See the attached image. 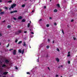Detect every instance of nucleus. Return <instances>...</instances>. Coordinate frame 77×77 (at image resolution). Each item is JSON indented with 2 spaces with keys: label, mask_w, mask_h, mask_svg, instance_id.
I'll return each mask as SVG.
<instances>
[{
  "label": "nucleus",
  "mask_w": 77,
  "mask_h": 77,
  "mask_svg": "<svg viewBox=\"0 0 77 77\" xmlns=\"http://www.w3.org/2000/svg\"><path fill=\"white\" fill-rule=\"evenodd\" d=\"M3 77H6V76H3Z\"/></svg>",
  "instance_id": "obj_64"
},
{
  "label": "nucleus",
  "mask_w": 77,
  "mask_h": 77,
  "mask_svg": "<svg viewBox=\"0 0 77 77\" xmlns=\"http://www.w3.org/2000/svg\"><path fill=\"white\" fill-rule=\"evenodd\" d=\"M2 9H0V12H2Z\"/></svg>",
  "instance_id": "obj_43"
},
{
  "label": "nucleus",
  "mask_w": 77,
  "mask_h": 77,
  "mask_svg": "<svg viewBox=\"0 0 77 77\" xmlns=\"http://www.w3.org/2000/svg\"><path fill=\"white\" fill-rule=\"evenodd\" d=\"M52 42H53V44H54V41H53Z\"/></svg>",
  "instance_id": "obj_47"
},
{
  "label": "nucleus",
  "mask_w": 77,
  "mask_h": 77,
  "mask_svg": "<svg viewBox=\"0 0 77 77\" xmlns=\"http://www.w3.org/2000/svg\"><path fill=\"white\" fill-rule=\"evenodd\" d=\"M23 47H27V45H26V42H23Z\"/></svg>",
  "instance_id": "obj_5"
},
{
  "label": "nucleus",
  "mask_w": 77,
  "mask_h": 77,
  "mask_svg": "<svg viewBox=\"0 0 77 77\" xmlns=\"http://www.w3.org/2000/svg\"><path fill=\"white\" fill-rule=\"evenodd\" d=\"M57 51H60V50H59V49L58 48H57Z\"/></svg>",
  "instance_id": "obj_24"
},
{
  "label": "nucleus",
  "mask_w": 77,
  "mask_h": 77,
  "mask_svg": "<svg viewBox=\"0 0 77 77\" xmlns=\"http://www.w3.org/2000/svg\"><path fill=\"white\" fill-rule=\"evenodd\" d=\"M22 7H23V8H24V7H25V5H23L22 6Z\"/></svg>",
  "instance_id": "obj_23"
},
{
  "label": "nucleus",
  "mask_w": 77,
  "mask_h": 77,
  "mask_svg": "<svg viewBox=\"0 0 77 77\" xmlns=\"http://www.w3.org/2000/svg\"><path fill=\"white\" fill-rule=\"evenodd\" d=\"M24 33H27V31H24Z\"/></svg>",
  "instance_id": "obj_35"
},
{
  "label": "nucleus",
  "mask_w": 77,
  "mask_h": 77,
  "mask_svg": "<svg viewBox=\"0 0 77 77\" xmlns=\"http://www.w3.org/2000/svg\"><path fill=\"white\" fill-rule=\"evenodd\" d=\"M62 33H63V35H64V32L63 30V29H62Z\"/></svg>",
  "instance_id": "obj_27"
},
{
  "label": "nucleus",
  "mask_w": 77,
  "mask_h": 77,
  "mask_svg": "<svg viewBox=\"0 0 77 77\" xmlns=\"http://www.w3.org/2000/svg\"><path fill=\"white\" fill-rule=\"evenodd\" d=\"M31 34H34V33L33 32H31Z\"/></svg>",
  "instance_id": "obj_42"
},
{
  "label": "nucleus",
  "mask_w": 77,
  "mask_h": 77,
  "mask_svg": "<svg viewBox=\"0 0 77 77\" xmlns=\"http://www.w3.org/2000/svg\"><path fill=\"white\" fill-rule=\"evenodd\" d=\"M50 48V46H47V47H46V48Z\"/></svg>",
  "instance_id": "obj_26"
},
{
  "label": "nucleus",
  "mask_w": 77,
  "mask_h": 77,
  "mask_svg": "<svg viewBox=\"0 0 77 77\" xmlns=\"http://www.w3.org/2000/svg\"><path fill=\"white\" fill-rule=\"evenodd\" d=\"M9 9L10 11H11V7H10L9 8Z\"/></svg>",
  "instance_id": "obj_36"
},
{
  "label": "nucleus",
  "mask_w": 77,
  "mask_h": 77,
  "mask_svg": "<svg viewBox=\"0 0 77 77\" xmlns=\"http://www.w3.org/2000/svg\"><path fill=\"white\" fill-rule=\"evenodd\" d=\"M27 74H30V73L29 72H27Z\"/></svg>",
  "instance_id": "obj_39"
},
{
  "label": "nucleus",
  "mask_w": 77,
  "mask_h": 77,
  "mask_svg": "<svg viewBox=\"0 0 77 77\" xmlns=\"http://www.w3.org/2000/svg\"><path fill=\"white\" fill-rule=\"evenodd\" d=\"M68 63H69V64H70V61H68Z\"/></svg>",
  "instance_id": "obj_34"
},
{
  "label": "nucleus",
  "mask_w": 77,
  "mask_h": 77,
  "mask_svg": "<svg viewBox=\"0 0 77 77\" xmlns=\"http://www.w3.org/2000/svg\"><path fill=\"white\" fill-rule=\"evenodd\" d=\"M42 21V19H40L39 20V21Z\"/></svg>",
  "instance_id": "obj_46"
},
{
  "label": "nucleus",
  "mask_w": 77,
  "mask_h": 77,
  "mask_svg": "<svg viewBox=\"0 0 77 77\" xmlns=\"http://www.w3.org/2000/svg\"><path fill=\"white\" fill-rule=\"evenodd\" d=\"M31 38H32V37H33V36L32 35V36H31Z\"/></svg>",
  "instance_id": "obj_54"
},
{
  "label": "nucleus",
  "mask_w": 77,
  "mask_h": 77,
  "mask_svg": "<svg viewBox=\"0 0 77 77\" xmlns=\"http://www.w3.org/2000/svg\"><path fill=\"white\" fill-rule=\"evenodd\" d=\"M73 21H74V20H71V22H73Z\"/></svg>",
  "instance_id": "obj_49"
},
{
  "label": "nucleus",
  "mask_w": 77,
  "mask_h": 77,
  "mask_svg": "<svg viewBox=\"0 0 77 77\" xmlns=\"http://www.w3.org/2000/svg\"><path fill=\"white\" fill-rule=\"evenodd\" d=\"M17 41H18V39H16L15 41V42H17Z\"/></svg>",
  "instance_id": "obj_28"
},
{
  "label": "nucleus",
  "mask_w": 77,
  "mask_h": 77,
  "mask_svg": "<svg viewBox=\"0 0 77 77\" xmlns=\"http://www.w3.org/2000/svg\"><path fill=\"white\" fill-rule=\"evenodd\" d=\"M2 62L0 61V65H2Z\"/></svg>",
  "instance_id": "obj_30"
},
{
  "label": "nucleus",
  "mask_w": 77,
  "mask_h": 77,
  "mask_svg": "<svg viewBox=\"0 0 77 77\" xmlns=\"http://www.w3.org/2000/svg\"><path fill=\"white\" fill-rule=\"evenodd\" d=\"M58 68H60V66H59L58 67Z\"/></svg>",
  "instance_id": "obj_53"
},
{
  "label": "nucleus",
  "mask_w": 77,
  "mask_h": 77,
  "mask_svg": "<svg viewBox=\"0 0 77 77\" xmlns=\"http://www.w3.org/2000/svg\"><path fill=\"white\" fill-rule=\"evenodd\" d=\"M58 76H59L57 75H56L55 77H58Z\"/></svg>",
  "instance_id": "obj_37"
},
{
  "label": "nucleus",
  "mask_w": 77,
  "mask_h": 77,
  "mask_svg": "<svg viewBox=\"0 0 77 77\" xmlns=\"http://www.w3.org/2000/svg\"><path fill=\"white\" fill-rule=\"evenodd\" d=\"M70 56H71V55H70V54H68L67 55V57H69Z\"/></svg>",
  "instance_id": "obj_31"
},
{
  "label": "nucleus",
  "mask_w": 77,
  "mask_h": 77,
  "mask_svg": "<svg viewBox=\"0 0 77 77\" xmlns=\"http://www.w3.org/2000/svg\"><path fill=\"white\" fill-rule=\"evenodd\" d=\"M56 60L58 62H59V58H56Z\"/></svg>",
  "instance_id": "obj_9"
},
{
  "label": "nucleus",
  "mask_w": 77,
  "mask_h": 77,
  "mask_svg": "<svg viewBox=\"0 0 77 77\" xmlns=\"http://www.w3.org/2000/svg\"><path fill=\"white\" fill-rule=\"evenodd\" d=\"M30 2H32V0H30Z\"/></svg>",
  "instance_id": "obj_61"
},
{
  "label": "nucleus",
  "mask_w": 77,
  "mask_h": 77,
  "mask_svg": "<svg viewBox=\"0 0 77 77\" xmlns=\"http://www.w3.org/2000/svg\"><path fill=\"white\" fill-rule=\"evenodd\" d=\"M14 13L17 12H18V11L17 10H15L14 11H13Z\"/></svg>",
  "instance_id": "obj_21"
},
{
  "label": "nucleus",
  "mask_w": 77,
  "mask_h": 77,
  "mask_svg": "<svg viewBox=\"0 0 77 77\" xmlns=\"http://www.w3.org/2000/svg\"><path fill=\"white\" fill-rule=\"evenodd\" d=\"M0 36H2V34H0Z\"/></svg>",
  "instance_id": "obj_59"
},
{
  "label": "nucleus",
  "mask_w": 77,
  "mask_h": 77,
  "mask_svg": "<svg viewBox=\"0 0 77 77\" xmlns=\"http://www.w3.org/2000/svg\"><path fill=\"white\" fill-rule=\"evenodd\" d=\"M8 3H12V0H10L7 2Z\"/></svg>",
  "instance_id": "obj_15"
},
{
  "label": "nucleus",
  "mask_w": 77,
  "mask_h": 77,
  "mask_svg": "<svg viewBox=\"0 0 77 77\" xmlns=\"http://www.w3.org/2000/svg\"><path fill=\"white\" fill-rule=\"evenodd\" d=\"M38 62H39V59H38Z\"/></svg>",
  "instance_id": "obj_58"
},
{
  "label": "nucleus",
  "mask_w": 77,
  "mask_h": 77,
  "mask_svg": "<svg viewBox=\"0 0 77 77\" xmlns=\"http://www.w3.org/2000/svg\"><path fill=\"white\" fill-rule=\"evenodd\" d=\"M21 43H22V41H20V42H19L18 43V44H21Z\"/></svg>",
  "instance_id": "obj_17"
},
{
  "label": "nucleus",
  "mask_w": 77,
  "mask_h": 77,
  "mask_svg": "<svg viewBox=\"0 0 77 77\" xmlns=\"http://www.w3.org/2000/svg\"><path fill=\"white\" fill-rule=\"evenodd\" d=\"M23 31L22 30H19L17 32H16V35H19L20 33H21Z\"/></svg>",
  "instance_id": "obj_1"
},
{
  "label": "nucleus",
  "mask_w": 77,
  "mask_h": 77,
  "mask_svg": "<svg viewBox=\"0 0 77 77\" xmlns=\"http://www.w3.org/2000/svg\"><path fill=\"white\" fill-rule=\"evenodd\" d=\"M54 25L55 26H57V24L56 23H54Z\"/></svg>",
  "instance_id": "obj_32"
},
{
  "label": "nucleus",
  "mask_w": 77,
  "mask_h": 77,
  "mask_svg": "<svg viewBox=\"0 0 77 77\" xmlns=\"http://www.w3.org/2000/svg\"><path fill=\"white\" fill-rule=\"evenodd\" d=\"M70 54V52H69L68 53V54Z\"/></svg>",
  "instance_id": "obj_51"
},
{
  "label": "nucleus",
  "mask_w": 77,
  "mask_h": 77,
  "mask_svg": "<svg viewBox=\"0 0 77 77\" xmlns=\"http://www.w3.org/2000/svg\"><path fill=\"white\" fill-rule=\"evenodd\" d=\"M46 26H47V27H49V24H47L46 25Z\"/></svg>",
  "instance_id": "obj_25"
},
{
  "label": "nucleus",
  "mask_w": 77,
  "mask_h": 77,
  "mask_svg": "<svg viewBox=\"0 0 77 77\" xmlns=\"http://www.w3.org/2000/svg\"><path fill=\"white\" fill-rule=\"evenodd\" d=\"M12 50H13V49H9V51H11Z\"/></svg>",
  "instance_id": "obj_38"
},
{
  "label": "nucleus",
  "mask_w": 77,
  "mask_h": 77,
  "mask_svg": "<svg viewBox=\"0 0 77 77\" xmlns=\"http://www.w3.org/2000/svg\"><path fill=\"white\" fill-rule=\"evenodd\" d=\"M22 51H21V50L19 49L18 50V52L19 53H21Z\"/></svg>",
  "instance_id": "obj_8"
},
{
  "label": "nucleus",
  "mask_w": 77,
  "mask_h": 77,
  "mask_svg": "<svg viewBox=\"0 0 77 77\" xmlns=\"http://www.w3.org/2000/svg\"><path fill=\"white\" fill-rule=\"evenodd\" d=\"M1 20V17H0V20Z\"/></svg>",
  "instance_id": "obj_62"
},
{
  "label": "nucleus",
  "mask_w": 77,
  "mask_h": 77,
  "mask_svg": "<svg viewBox=\"0 0 77 77\" xmlns=\"http://www.w3.org/2000/svg\"><path fill=\"white\" fill-rule=\"evenodd\" d=\"M17 6V4H13L11 5V8L12 9H13V8H14L15 7V6Z\"/></svg>",
  "instance_id": "obj_2"
},
{
  "label": "nucleus",
  "mask_w": 77,
  "mask_h": 77,
  "mask_svg": "<svg viewBox=\"0 0 77 77\" xmlns=\"http://www.w3.org/2000/svg\"><path fill=\"white\" fill-rule=\"evenodd\" d=\"M57 6L58 8H60V5H59V4H58L57 5Z\"/></svg>",
  "instance_id": "obj_13"
},
{
  "label": "nucleus",
  "mask_w": 77,
  "mask_h": 77,
  "mask_svg": "<svg viewBox=\"0 0 77 77\" xmlns=\"http://www.w3.org/2000/svg\"><path fill=\"white\" fill-rule=\"evenodd\" d=\"M49 19H52V17H50L49 18Z\"/></svg>",
  "instance_id": "obj_55"
},
{
  "label": "nucleus",
  "mask_w": 77,
  "mask_h": 77,
  "mask_svg": "<svg viewBox=\"0 0 77 77\" xmlns=\"http://www.w3.org/2000/svg\"><path fill=\"white\" fill-rule=\"evenodd\" d=\"M4 8L5 9H6V10H8V8L7 7H5Z\"/></svg>",
  "instance_id": "obj_18"
},
{
  "label": "nucleus",
  "mask_w": 77,
  "mask_h": 77,
  "mask_svg": "<svg viewBox=\"0 0 77 77\" xmlns=\"http://www.w3.org/2000/svg\"><path fill=\"white\" fill-rule=\"evenodd\" d=\"M54 12H57V9H55L54 10Z\"/></svg>",
  "instance_id": "obj_16"
},
{
  "label": "nucleus",
  "mask_w": 77,
  "mask_h": 77,
  "mask_svg": "<svg viewBox=\"0 0 77 77\" xmlns=\"http://www.w3.org/2000/svg\"><path fill=\"white\" fill-rule=\"evenodd\" d=\"M11 14H13V13H14L13 11H11L10 12Z\"/></svg>",
  "instance_id": "obj_29"
},
{
  "label": "nucleus",
  "mask_w": 77,
  "mask_h": 77,
  "mask_svg": "<svg viewBox=\"0 0 77 77\" xmlns=\"http://www.w3.org/2000/svg\"><path fill=\"white\" fill-rule=\"evenodd\" d=\"M0 2H2V0H0Z\"/></svg>",
  "instance_id": "obj_52"
},
{
  "label": "nucleus",
  "mask_w": 77,
  "mask_h": 77,
  "mask_svg": "<svg viewBox=\"0 0 77 77\" xmlns=\"http://www.w3.org/2000/svg\"><path fill=\"white\" fill-rule=\"evenodd\" d=\"M15 69H18V68H17V67H16Z\"/></svg>",
  "instance_id": "obj_48"
},
{
  "label": "nucleus",
  "mask_w": 77,
  "mask_h": 77,
  "mask_svg": "<svg viewBox=\"0 0 77 77\" xmlns=\"http://www.w3.org/2000/svg\"><path fill=\"white\" fill-rule=\"evenodd\" d=\"M48 69H49V71H50V68L49 67H48Z\"/></svg>",
  "instance_id": "obj_45"
},
{
  "label": "nucleus",
  "mask_w": 77,
  "mask_h": 77,
  "mask_svg": "<svg viewBox=\"0 0 77 77\" xmlns=\"http://www.w3.org/2000/svg\"><path fill=\"white\" fill-rule=\"evenodd\" d=\"M21 22H26V20H25V19H23V20H22Z\"/></svg>",
  "instance_id": "obj_10"
},
{
  "label": "nucleus",
  "mask_w": 77,
  "mask_h": 77,
  "mask_svg": "<svg viewBox=\"0 0 77 77\" xmlns=\"http://www.w3.org/2000/svg\"><path fill=\"white\" fill-rule=\"evenodd\" d=\"M30 24L31 23V21H30Z\"/></svg>",
  "instance_id": "obj_60"
},
{
  "label": "nucleus",
  "mask_w": 77,
  "mask_h": 77,
  "mask_svg": "<svg viewBox=\"0 0 77 77\" xmlns=\"http://www.w3.org/2000/svg\"><path fill=\"white\" fill-rule=\"evenodd\" d=\"M22 18L23 17H22V16H19L18 17V20H21V19H22Z\"/></svg>",
  "instance_id": "obj_7"
},
{
  "label": "nucleus",
  "mask_w": 77,
  "mask_h": 77,
  "mask_svg": "<svg viewBox=\"0 0 77 77\" xmlns=\"http://www.w3.org/2000/svg\"><path fill=\"white\" fill-rule=\"evenodd\" d=\"M73 39L74 40H75V39H76V38H75V37H73Z\"/></svg>",
  "instance_id": "obj_33"
},
{
  "label": "nucleus",
  "mask_w": 77,
  "mask_h": 77,
  "mask_svg": "<svg viewBox=\"0 0 77 77\" xmlns=\"http://www.w3.org/2000/svg\"><path fill=\"white\" fill-rule=\"evenodd\" d=\"M2 68H5V67H7V66L6 65L3 64L2 65Z\"/></svg>",
  "instance_id": "obj_4"
},
{
  "label": "nucleus",
  "mask_w": 77,
  "mask_h": 77,
  "mask_svg": "<svg viewBox=\"0 0 77 77\" xmlns=\"http://www.w3.org/2000/svg\"><path fill=\"white\" fill-rule=\"evenodd\" d=\"M5 14V11H3V12H1L0 13V14Z\"/></svg>",
  "instance_id": "obj_12"
},
{
  "label": "nucleus",
  "mask_w": 77,
  "mask_h": 77,
  "mask_svg": "<svg viewBox=\"0 0 77 77\" xmlns=\"http://www.w3.org/2000/svg\"><path fill=\"white\" fill-rule=\"evenodd\" d=\"M30 23H29L28 24V25H27V27H30Z\"/></svg>",
  "instance_id": "obj_20"
},
{
  "label": "nucleus",
  "mask_w": 77,
  "mask_h": 77,
  "mask_svg": "<svg viewBox=\"0 0 77 77\" xmlns=\"http://www.w3.org/2000/svg\"><path fill=\"white\" fill-rule=\"evenodd\" d=\"M11 26L10 25H8V26H7V27L8 28H11Z\"/></svg>",
  "instance_id": "obj_19"
},
{
  "label": "nucleus",
  "mask_w": 77,
  "mask_h": 77,
  "mask_svg": "<svg viewBox=\"0 0 77 77\" xmlns=\"http://www.w3.org/2000/svg\"><path fill=\"white\" fill-rule=\"evenodd\" d=\"M61 67H63V66L61 65L60 66Z\"/></svg>",
  "instance_id": "obj_56"
},
{
  "label": "nucleus",
  "mask_w": 77,
  "mask_h": 77,
  "mask_svg": "<svg viewBox=\"0 0 77 77\" xmlns=\"http://www.w3.org/2000/svg\"><path fill=\"white\" fill-rule=\"evenodd\" d=\"M30 31H31V29H30Z\"/></svg>",
  "instance_id": "obj_63"
},
{
  "label": "nucleus",
  "mask_w": 77,
  "mask_h": 77,
  "mask_svg": "<svg viewBox=\"0 0 77 77\" xmlns=\"http://www.w3.org/2000/svg\"><path fill=\"white\" fill-rule=\"evenodd\" d=\"M5 21H6V20H5L3 21H2V22H3V23H5Z\"/></svg>",
  "instance_id": "obj_40"
},
{
  "label": "nucleus",
  "mask_w": 77,
  "mask_h": 77,
  "mask_svg": "<svg viewBox=\"0 0 77 77\" xmlns=\"http://www.w3.org/2000/svg\"><path fill=\"white\" fill-rule=\"evenodd\" d=\"M16 53H17V51H16V50H14L13 51V55H16Z\"/></svg>",
  "instance_id": "obj_3"
},
{
  "label": "nucleus",
  "mask_w": 77,
  "mask_h": 77,
  "mask_svg": "<svg viewBox=\"0 0 77 77\" xmlns=\"http://www.w3.org/2000/svg\"><path fill=\"white\" fill-rule=\"evenodd\" d=\"M34 11H32V12H34Z\"/></svg>",
  "instance_id": "obj_57"
},
{
  "label": "nucleus",
  "mask_w": 77,
  "mask_h": 77,
  "mask_svg": "<svg viewBox=\"0 0 77 77\" xmlns=\"http://www.w3.org/2000/svg\"><path fill=\"white\" fill-rule=\"evenodd\" d=\"M8 73V72H4L3 74H4V75H6V74H7Z\"/></svg>",
  "instance_id": "obj_11"
},
{
  "label": "nucleus",
  "mask_w": 77,
  "mask_h": 77,
  "mask_svg": "<svg viewBox=\"0 0 77 77\" xmlns=\"http://www.w3.org/2000/svg\"><path fill=\"white\" fill-rule=\"evenodd\" d=\"M13 19L14 20H17V18H15V17H13Z\"/></svg>",
  "instance_id": "obj_22"
},
{
  "label": "nucleus",
  "mask_w": 77,
  "mask_h": 77,
  "mask_svg": "<svg viewBox=\"0 0 77 77\" xmlns=\"http://www.w3.org/2000/svg\"><path fill=\"white\" fill-rule=\"evenodd\" d=\"M9 44H8V45L7 46V47H9Z\"/></svg>",
  "instance_id": "obj_44"
},
{
  "label": "nucleus",
  "mask_w": 77,
  "mask_h": 77,
  "mask_svg": "<svg viewBox=\"0 0 77 77\" xmlns=\"http://www.w3.org/2000/svg\"><path fill=\"white\" fill-rule=\"evenodd\" d=\"M24 49H23L22 51V54H24Z\"/></svg>",
  "instance_id": "obj_14"
},
{
  "label": "nucleus",
  "mask_w": 77,
  "mask_h": 77,
  "mask_svg": "<svg viewBox=\"0 0 77 77\" xmlns=\"http://www.w3.org/2000/svg\"><path fill=\"white\" fill-rule=\"evenodd\" d=\"M5 63H6L8 64V63H9V61L7 60H5Z\"/></svg>",
  "instance_id": "obj_6"
},
{
  "label": "nucleus",
  "mask_w": 77,
  "mask_h": 77,
  "mask_svg": "<svg viewBox=\"0 0 77 77\" xmlns=\"http://www.w3.org/2000/svg\"><path fill=\"white\" fill-rule=\"evenodd\" d=\"M44 8H45H45H46V6H45L44 7Z\"/></svg>",
  "instance_id": "obj_50"
},
{
  "label": "nucleus",
  "mask_w": 77,
  "mask_h": 77,
  "mask_svg": "<svg viewBox=\"0 0 77 77\" xmlns=\"http://www.w3.org/2000/svg\"><path fill=\"white\" fill-rule=\"evenodd\" d=\"M48 42H50V39H48Z\"/></svg>",
  "instance_id": "obj_41"
}]
</instances>
